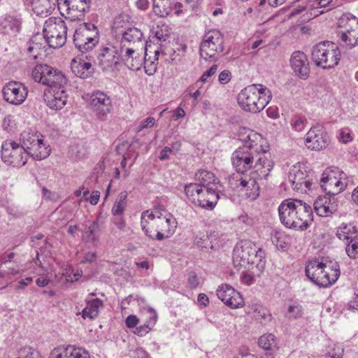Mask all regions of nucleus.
<instances>
[{"label": "nucleus", "instance_id": "1", "mask_svg": "<svg viewBox=\"0 0 358 358\" xmlns=\"http://www.w3.org/2000/svg\"><path fill=\"white\" fill-rule=\"evenodd\" d=\"M248 141L235 150L231 157L233 166L238 172L254 168L262 169L261 176H268L273 169V163L267 156L269 154L268 146L257 142L261 136L257 134L248 136Z\"/></svg>", "mask_w": 358, "mask_h": 358}, {"label": "nucleus", "instance_id": "2", "mask_svg": "<svg viewBox=\"0 0 358 358\" xmlns=\"http://www.w3.org/2000/svg\"><path fill=\"white\" fill-rule=\"evenodd\" d=\"M278 213L281 223L289 229L305 230L313 220L311 206L299 199L284 200Z\"/></svg>", "mask_w": 358, "mask_h": 358}, {"label": "nucleus", "instance_id": "3", "mask_svg": "<svg viewBox=\"0 0 358 358\" xmlns=\"http://www.w3.org/2000/svg\"><path fill=\"white\" fill-rule=\"evenodd\" d=\"M305 271L306 276L321 287L333 285L340 276L339 265L328 257L310 260L306 264Z\"/></svg>", "mask_w": 358, "mask_h": 358}, {"label": "nucleus", "instance_id": "4", "mask_svg": "<svg viewBox=\"0 0 358 358\" xmlns=\"http://www.w3.org/2000/svg\"><path fill=\"white\" fill-rule=\"evenodd\" d=\"M271 98V92L268 87L262 84H253L241 91L237 101L245 111L257 113L266 107Z\"/></svg>", "mask_w": 358, "mask_h": 358}, {"label": "nucleus", "instance_id": "5", "mask_svg": "<svg viewBox=\"0 0 358 358\" xmlns=\"http://www.w3.org/2000/svg\"><path fill=\"white\" fill-rule=\"evenodd\" d=\"M264 255L263 250L256 247L252 243L241 242L238 243L234 249L233 262L236 266L246 268L247 266L250 265L261 269L264 266Z\"/></svg>", "mask_w": 358, "mask_h": 358}, {"label": "nucleus", "instance_id": "6", "mask_svg": "<svg viewBox=\"0 0 358 358\" xmlns=\"http://www.w3.org/2000/svg\"><path fill=\"white\" fill-rule=\"evenodd\" d=\"M218 187L202 188L199 185L187 184L185 193L194 205L206 210H213L220 199Z\"/></svg>", "mask_w": 358, "mask_h": 358}, {"label": "nucleus", "instance_id": "7", "mask_svg": "<svg viewBox=\"0 0 358 358\" xmlns=\"http://www.w3.org/2000/svg\"><path fill=\"white\" fill-rule=\"evenodd\" d=\"M311 59L317 66L324 69H331L338 65L341 59V51L333 42H320L313 47Z\"/></svg>", "mask_w": 358, "mask_h": 358}, {"label": "nucleus", "instance_id": "8", "mask_svg": "<svg viewBox=\"0 0 358 358\" xmlns=\"http://www.w3.org/2000/svg\"><path fill=\"white\" fill-rule=\"evenodd\" d=\"M338 27L343 29L338 32V44L347 50L358 44V18L350 13H343L338 21Z\"/></svg>", "mask_w": 358, "mask_h": 358}, {"label": "nucleus", "instance_id": "9", "mask_svg": "<svg viewBox=\"0 0 358 358\" xmlns=\"http://www.w3.org/2000/svg\"><path fill=\"white\" fill-rule=\"evenodd\" d=\"M43 136L31 129L24 130L20 134L21 146L36 160L47 158L51 152L49 145L43 141Z\"/></svg>", "mask_w": 358, "mask_h": 358}, {"label": "nucleus", "instance_id": "10", "mask_svg": "<svg viewBox=\"0 0 358 358\" xmlns=\"http://www.w3.org/2000/svg\"><path fill=\"white\" fill-rule=\"evenodd\" d=\"M73 39V43L79 52H89L99 43V30L94 24L83 22L76 29Z\"/></svg>", "mask_w": 358, "mask_h": 358}, {"label": "nucleus", "instance_id": "11", "mask_svg": "<svg viewBox=\"0 0 358 358\" xmlns=\"http://www.w3.org/2000/svg\"><path fill=\"white\" fill-rule=\"evenodd\" d=\"M43 33L50 48H61L66 42L67 27L65 22L59 17H50L45 20Z\"/></svg>", "mask_w": 358, "mask_h": 358}, {"label": "nucleus", "instance_id": "12", "mask_svg": "<svg viewBox=\"0 0 358 358\" xmlns=\"http://www.w3.org/2000/svg\"><path fill=\"white\" fill-rule=\"evenodd\" d=\"M145 217H148L151 221L152 228L155 227L156 239L158 241L170 237L177 227V221L171 214L156 216L152 212L145 210L142 213V218Z\"/></svg>", "mask_w": 358, "mask_h": 358}, {"label": "nucleus", "instance_id": "13", "mask_svg": "<svg viewBox=\"0 0 358 358\" xmlns=\"http://www.w3.org/2000/svg\"><path fill=\"white\" fill-rule=\"evenodd\" d=\"M29 154L18 143L6 141L1 145V159L8 165L14 167L24 166Z\"/></svg>", "mask_w": 358, "mask_h": 358}, {"label": "nucleus", "instance_id": "14", "mask_svg": "<svg viewBox=\"0 0 358 358\" xmlns=\"http://www.w3.org/2000/svg\"><path fill=\"white\" fill-rule=\"evenodd\" d=\"M262 169H258L250 174L239 175L233 178L236 182V187L241 188L248 197L255 199L259 194V180H266L268 176H261Z\"/></svg>", "mask_w": 358, "mask_h": 358}, {"label": "nucleus", "instance_id": "15", "mask_svg": "<svg viewBox=\"0 0 358 358\" xmlns=\"http://www.w3.org/2000/svg\"><path fill=\"white\" fill-rule=\"evenodd\" d=\"M224 49V37L222 34L216 29L210 30L205 34L200 45V55L207 60L223 52Z\"/></svg>", "mask_w": 358, "mask_h": 358}, {"label": "nucleus", "instance_id": "16", "mask_svg": "<svg viewBox=\"0 0 358 358\" xmlns=\"http://www.w3.org/2000/svg\"><path fill=\"white\" fill-rule=\"evenodd\" d=\"M336 236L345 242L348 256L355 259L358 254V231L356 226L351 223L343 224L337 230Z\"/></svg>", "mask_w": 358, "mask_h": 358}, {"label": "nucleus", "instance_id": "17", "mask_svg": "<svg viewBox=\"0 0 358 358\" xmlns=\"http://www.w3.org/2000/svg\"><path fill=\"white\" fill-rule=\"evenodd\" d=\"M94 60L103 71H109L120 63V52L113 46L103 47L96 53Z\"/></svg>", "mask_w": 358, "mask_h": 358}, {"label": "nucleus", "instance_id": "18", "mask_svg": "<svg viewBox=\"0 0 358 358\" xmlns=\"http://www.w3.org/2000/svg\"><path fill=\"white\" fill-rule=\"evenodd\" d=\"M329 137L323 127L317 124L312 127L306 134V145L312 150H321L327 147Z\"/></svg>", "mask_w": 358, "mask_h": 358}, {"label": "nucleus", "instance_id": "19", "mask_svg": "<svg viewBox=\"0 0 358 358\" xmlns=\"http://www.w3.org/2000/svg\"><path fill=\"white\" fill-rule=\"evenodd\" d=\"M2 93L6 101L13 105H20L26 99L28 90L20 83L10 82L3 87Z\"/></svg>", "mask_w": 358, "mask_h": 358}, {"label": "nucleus", "instance_id": "20", "mask_svg": "<svg viewBox=\"0 0 358 358\" xmlns=\"http://www.w3.org/2000/svg\"><path fill=\"white\" fill-rule=\"evenodd\" d=\"M217 297L231 308H238L243 304L241 294L227 284H222L217 288Z\"/></svg>", "mask_w": 358, "mask_h": 358}, {"label": "nucleus", "instance_id": "21", "mask_svg": "<svg viewBox=\"0 0 358 358\" xmlns=\"http://www.w3.org/2000/svg\"><path fill=\"white\" fill-rule=\"evenodd\" d=\"M90 107L98 118L103 119L111 110V100L106 94L98 91L91 96Z\"/></svg>", "mask_w": 358, "mask_h": 358}, {"label": "nucleus", "instance_id": "22", "mask_svg": "<svg viewBox=\"0 0 358 358\" xmlns=\"http://www.w3.org/2000/svg\"><path fill=\"white\" fill-rule=\"evenodd\" d=\"M321 188L327 195L335 196L343 189V184L331 169H327L320 178Z\"/></svg>", "mask_w": 358, "mask_h": 358}, {"label": "nucleus", "instance_id": "23", "mask_svg": "<svg viewBox=\"0 0 358 358\" xmlns=\"http://www.w3.org/2000/svg\"><path fill=\"white\" fill-rule=\"evenodd\" d=\"M315 213L321 217H329L338 210L337 199L334 196H320L314 203Z\"/></svg>", "mask_w": 358, "mask_h": 358}, {"label": "nucleus", "instance_id": "24", "mask_svg": "<svg viewBox=\"0 0 358 358\" xmlns=\"http://www.w3.org/2000/svg\"><path fill=\"white\" fill-rule=\"evenodd\" d=\"M288 178L292 187L297 191L306 192L307 189H310L313 184L312 181L308 178L306 171H303L297 166H294L289 171Z\"/></svg>", "mask_w": 358, "mask_h": 358}, {"label": "nucleus", "instance_id": "25", "mask_svg": "<svg viewBox=\"0 0 358 358\" xmlns=\"http://www.w3.org/2000/svg\"><path fill=\"white\" fill-rule=\"evenodd\" d=\"M292 69L302 79H306L310 73L306 55L301 51H295L290 58Z\"/></svg>", "mask_w": 358, "mask_h": 358}, {"label": "nucleus", "instance_id": "26", "mask_svg": "<svg viewBox=\"0 0 358 358\" xmlns=\"http://www.w3.org/2000/svg\"><path fill=\"white\" fill-rule=\"evenodd\" d=\"M120 62L124 64L132 71H138L143 66V57L134 47L124 48V51L120 50Z\"/></svg>", "mask_w": 358, "mask_h": 358}, {"label": "nucleus", "instance_id": "27", "mask_svg": "<svg viewBox=\"0 0 358 358\" xmlns=\"http://www.w3.org/2000/svg\"><path fill=\"white\" fill-rule=\"evenodd\" d=\"M143 34L138 28L131 27L127 28L122 33L121 40V50L124 51L125 48L143 45Z\"/></svg>", "mask_w": 358, "mask_h": 358}, {"label": "nucleus", "instance_id": "28", "mask_svg": "<svg viewBox=\"0 0 358 358\" xmlns=\"http://www.w3.org/2000/svg\"><path fill=\"white\" fill-rule=\"evenodd\" d=\"M72 72L80 78H87L92 76L94 71L90 62L84 60L73 59L71 64Z\"/></svg>", "mask_w": 358, "mask_h": 358}, {"label": "nucleus", "instance_id": "29", "mask_svg": "<svg viewBox=\"0 0 358 358\" xmlns=\"http://www.w3.org/2000/svg\"><path fill=\"white\" fill-rule=\"evenodd\" d=\"M196 182H191L190 184L199 185L202 188L218 187V179L215 177L214 173L206 171L199 170L195 173Z\"/></svg>", "mask_w": 358, "mask_h": 358}, {"label": "nucleus", "instance_id": "30", "mask_svg": "<svg viewBox=\"0 0 358 358\" xmlns=\"http://www.w3.org/2000/svg\"><path fill=\"white\" fill-rule=\"evenodd\" d=\"M63 5L68 10L78 12V14L75 15V17L80 20L83 17L85 13L89 12L90 0H64Z\"/></svg>", "mask_w": 358, "mask_h": 358}, {"label": "nucleus", "instance_id": "31", "mask_svg": "<svg viewBox=\"0 0 358 358\" xmlns=\"http://www.w3.org/2000/svg\"><path fill=\"white\" fill-rule=\"evenodd\" d=\"M68 99V94L64 87L54 90V94L50 99L48 100L47 105L54 110H60L66 104Z\"/></svg>", "mask_w": 358, "mask_h": 358}, {"label": "nucleus", "instance_id": "32", "mask_svg": "<svg viewBox=\"0 0 358 358\" xmlns=\"http://www.w3.org/2000/svg\"><path fill=\"white\" fill-rule=\"evenodd\" d=\"M45 83L46 86L62 89L67 84V78L62 71L53 67Z\"/></svg>", "mask_w": 358, "mask_h": 358}, {"label": "nucleus", "instance_id": "33", "mask_svg": "<svg viewBox=\"0 0 358 358\" xmlns=\"http://www.w3.org/2000/svg\"><path fill=\"white\" fill-rule=\"evenodd\" d=\"M101 230V225L98 220L89 222V224H85L83 231V238L87 242L92 243L99 238Z\"/></svg>", "mask_w": 358, "mask_h": 358}, {"label": "nucleus", "instance_id": "34", "mask_svg": "<svg viewBox=\"0 0 358 358\" xmlns=\"http://www.w3.org/2000/svg\"><path fill=\"white\" fill-rule=\"evenodd\" d=\"M53 71V67L48 64H38L31 72L32 78L37 83L45 85V80L48 78L49 73Z\"/></svg>", "mask_w": 358, "mask_h": 358}, {"label": "nucleus", "instance_id": "35", "mask_svg": "<svg viewBox=\"0 0 358 358\" xmlns=\"http://www.w3.org/2000/svg\"><path fill=\"white\" fill-rule=\"evenodd\" d=\"M153 11L161 17H165L173 11L171 0H153Z\"/></svg>", "mask_w": 358, "mask_h": 358}, {"label": "nucleus", "instance_id": "36", "mask_svg": "<svg viewBox=\"0 0 358 358\" xmlns=\"http://www.w3.org/2000/svg\"><path fill=\"white\" fill-rule=\"evenodd\" d=\"M86 302L87 306L83 310V317H89L90 319L95 318L99 314V308L103 306V301L101 299L96 298L92 300L87 299Z\"/></svg>", "mask_w": 358, "mask_h": 358}, {"label": "nucleus", "instance_id": "37", "mask_svg": "<svg viewBox=\"0 0 358 358\" xmlns=\"http://www.w3.org/2000/svg\"><path fill=\"white\" fill-rule=\"evenodd\" d=\"M55 7L48 0H36L33 2V10L37 15L47 16L51 14Z\"/></svg>", "mask_w": 358, "mask_h": 358}, {"label": "nucleus", "instance_id": "38", "mask_svg": "<svg viewBox=\"0 0 358 358\" xmlns=\"http://www.w3.org/2000/svg\"><path fill=\"white\" fill-rule=\"evenodd\" d=\"M151 316L150 317L148 321L138 327H137L134 331V334L143 336L148 334L153 327L157 322V315L155 311L152 309L150 310Z\"/></svg>", "mask_w": 358, "mask_h": 358}, {"label": "nucleus", "instance_id": "39", "mask_svg": "<svg viewBox=\"0 0 358 358\" xmlns=\"http://www.w3.org/2000/svg\"><path fill=\"white\" fill-rule=\"evenodd\" d=\"M155 57H154V59H151L150 57L148 58V55L146 53V52H145V56L143 58V65L144 66V69H145V72L148 74V75H153L155 72H156V70H157V56L159 55V51L158 50H155Z\"/></svg>", "mask_w": 358, "mask_h": 358}, {"label": "nucleus", "instance_id": "40", "mask_svg": "<svg viewBox=\"0 0 358 358\" xmlns=\"http://www.w3.org/2000/svg\"><path fill=\"white\" fill-rule=\"evenodd\" d=\"M127 198V193L126 192H121L119 194L112 208V213L114 215H120L123 213L126 206Z\"/></svg>", "mask_w": 358, "mask_h": 358}, {"label": "nucleus", "instance_id": "41", "mask_svg": "<svg viewBox=\"0 0 358 358\" xmlns=\"http://www.w3.org/2000/svg\"><path fill=\"white\" fill-rule=\"evenodd\" d=\"M303 307L297 303H294L292 304L289 305L287 308V311L285 315L288 320H292L301 318L303 316Z\"/></svg>", "mask_w": 358, "mask_h": 358}, {"label": "nucleus", "instance_id": "42", "mask_svg": "<svg viewBox=\"0 0 358 358\" xmlns=\"http://www.w3.org/2000/svg\"><path fill=\"white\" fill-rule=\"evenodd\" d=\"M259 347L266 350H272L275 347V336L272 334H264L259 338Z\"/></svg>", "mask_w": 358, "mask_h": 358}, {"label": "nucleus", "instance_id": "43", "mask_svg": "<svg viewBox=\"0 0 358 358\" xmlns=\"http://www.w3.org/2000/svg\"><path fill=\"white\" fill-rule=\"evenodd\" d=\"M66 355H68V358H87V357H90L88 352L84 348H76L71 345L66 346Z\"/></svg>", "mask_w": 358, "mask_h": 358}, {"label": "nucleus", "instance_id": "44", "mask_svg": "<svg viewBox=\"0 0 358 358\" xmlns=\"http://www.w3.org/2000/svg\"><path fill=\"white\" fill-rule=\"evenodd\" d=\"M194 242L198 248L201 249H207L209 247H213L208 236L203 232H199L195 235Z\"/></svg>", "mask_w": 358, "mask_h": 358}, {"label": "nucleus", "instance_id": "45", "mask_svg": "<svg viewBox=\"0 0 358 358\" xmlns=\"http://www.w3.org/2000/svg\"><path fill=\"white\" fill-rule=\"evenodd\" d=\"M253 317L257 320L270 321L271 320V315L268 310L262 306H257L255 308Z\"/></svg>", "mask_w": 358, "mask_h": 358}, {"label": "nucleus", "instance_id": "46", "mask_svg": "<svg viewBox=\"0 0 358 358\" xmlns=\"http://www.w3.org/2000/svg\"><path fill=\"white\" fill-rule=\"evenodd\" d=\"M141 228H142V230L145 232V234L149 237L150 239H156V236H155V234H154V232L156 231H155V227H151V221L150 220H148V218L147 217H145V218H142V217H141Z\"/></svg>", "mask_w": 358, "mask_h": 358}, {"label": "nucleus", "instance_id": "47", "mask_svg": "<svg viewBox=\"0 0 358 358\" xmlns=\"http://www.w3.org/2000/svg\"><path fill=\"white\" fill-rule=\"evenodd\" d=\"M38 356V352L31 347L25 346L21 348L18 352L17 358H33Z\"/></svg>", "mask_w": 358, "mask_h": 358}, {"label": "nucleus", "instance_id": "48", "mask_svg": "<svg viewBox=\"0 0 358 358\" xmlns=\"http://www.w3.org/2000/svg\"><path fill=\"white\" fill-rule=\"evenodd\" d=\"M307 120L303 117H296L292 120V128L296 131H301L305 129Z\"/></svg>", "mask_w": 358, "mask_h": 358}, {"label": "nucleus", "instance_id": "49", "mask_svg": "<svg viewBox=\"0 0 358 358\" xmlns=\"http://www.w3.org/2000/svg\"><path fill=\"white\" fill-rule=\"evenodd\" d=\"M66 346L60 345L54 348L50 353V358H68L66 355Z\"/></svg>", "mask_w": 358, "mask_h": 358}, {"label": "nucleus", "instance_id": "50", "mask_svg": "<svg viewBox=\"0 0 358 358\" xmlns=\"http://www.w3.org/2000/svg\"><path fill=\"white\" fill-rule=\"evenodd\" d=\"M338 138L339 141L342 142L343 143H347L352 140V137L351 136V134L348 129H343L340 130L338 135Z\"/></svg>", "mask_w": 358, "mask_h": 358}, {"label": "nucleus", "instance_id": "51", "mask_svg": "<svg viewBox=\"0 0 358 358\" xmlns=\"http://www.w3.org/2000/svg\"><path fill=\"white\" fill-rule=\"evenodd\" d=\"M40 48L37 43H30L27 49V54L33 59H36L38 55V50Z\"/></svg>", "mask_w": 358, "mask_h": 358}, {"label": "nucleus", "instance_id": "52", "mask_svg": "<svg viewBox=\"0 0 358 358\" xmlns=\"http://www.w3.org/2000/svg\"><path fill=\"white\" fill-rule=\"evenodd\" d=\"M217 68L218 66L217 64H213L208 70L203 73L200 78V81L202 83L207 82L208 78L216 73Z\"/></svg>", "mask_w": 358, "mask_h": 358}, {"label": "nucleus", "instance_id": "53", "mask_svg": "<svg viewBox=\"0 0 358 358\" xmlns=\"http://www.w3.org/2000/svg\"><path fill=\"white\" fill-rule=\"evenodd\" d=\"M73 151L75 152V156L78 159L85 158L87 155V151L83 145H77L75 146Z\"/></svg>", "mask_w": 358, "mask_h": 358}, {"label": "nucleus", "instance_id": "54", "mask_svg": "<svg viewBox=\"0 0 358 358\" xmlns=\"http://www.w3.org/2000/svg\"><path fill=\"white\" fill-rule=\"evenodd\" d=\"M231 78V72L228 70L222 71L218 76V80L221 84H227L228 83Z\"/></svg>", "mask_w": 358, "mask_h": 358}, {"label": "nucleus", "instance_id": "55", "mask_svg": "<svg viewBox=\"0 0 358 358\" xmlns=\"http://www.w3.org/2000/svg\"><path fill=\"white\" fill-rule=\"evenodd\" d=\"M155 120L154 117H148L141 122V125L138 128V131H140L143 129L150 128L155 124Z\"/></svg>", "mask_w": 358, "mask_h": 358}, {"label": "nucleus", "instance_id": "56", "mask_svg": "<svg viewBox=\"0 0 358 358\" xmlns=\"http://www.w3.org/2000/svg\"><path fill=\"white\" fill-rule=\"evenodd\" d=\"M187 283L191 289H194L199 285V279L195 273H190L189 274Z\"/></svg>", "mask_w": 358, "mask_h": 358}, {"label": "nucleus", "instance_id": "57", "mask_svg": "<svg viewBox=\"0 0 358 358\" xmlns=\"http://www.w3.org/2000/svg\"><path fill=\"white\" fill-rule=\"evenodd\" d=\"M125 323L127 327H134L138 323V318L136 315H131L126 318Z\"/></svg>", "mask_w": 358, "mask_h": 358}, {"label": "nucleus", "instance_id": "58", "mask_svg": "<svg viewBox=\"0 0 358 358\" xmlns=\"http://www.w3.org/2000/svg\"><path fill=\"white\" fill-rule=\"evenodd\" d=\"M155 35L156 38L159 41H166L169 36V34L164 33L162 29L159 30L158 26L157 27V30L155 31Z\"/></svg>", "mask_w": 358, "mask_h": 358}, {"label": "nucleus", "instance_id": "59", "mask_svg": "<svg viewBox=\"0 0 358 358\" xmlns=\"http://www.w3.org/2000/svg\"><path fill=\"white\" fill-rule=\"evenodd\" d=\"M96 259V255L95 252H87L86 253L83 259L81 260V263H92L94 262Z\"/></svg>", "mask_w": 358, "mask_h": 358}, {"label": "nucleus", "instance_id": "60", "mask_svg": "<svg viewBox=\"0 0 358 358\" xmlns=\"http://www.w3.org/2000/svg\"><path fill=\"white\" fill-rule=\"evenodd\" d=\"M343 349L337 346V348H334L332 352H329V356L331 358H341L343 356Z\"/></svg>", "mask_w": 358, "mask_h": 358}, {"label": "nucleus", "instance_id": "61", "mask_svg": "<svg viewBox=\"0 0 358 358\" xmlns=\"http://www.w3.org/2000/svg\"><path fill=\"white\" fill-rule=\"evenodd\" d=\"M169 153H173V148L170 147H165L160 152L159 159L162 161L168 159L169 158Z\"/></svg>", "mask_w": 358, "mask_h": 358}, {"label": "nucleus", "instance_id": "62", "mask_svg": "<svg viewBox=\"0 0 358 358\" xmlns=\"http://www.w3.org/2000/svg\"><path fill=\"white\" fill-rule=\"evenodd\" d=\"M100 197V192L99 191H93L89 199H86L90 201L92 205L97 204Z\"/></svg>", "mask_w": 358, "mask_h": 358}, {"label": "nucleus", "instance_id": "63", "mask_svg": "<svg viewBox=\"0 0 358 358\" xmlns=\"http://www.w3.org/2000/svg\"><path fill=\"white\" fill-rule=\"evenodd\" d=\"M197 300H198L199 303L201 305H203V306H206L209 303L208 297L207 296V295L205 294H202V293H201L198 295Z\"/></svg>", "mask_w": 358, "mask_h": 358}, {"label": "nucleus", "instance_id": "64", "mask_svg": "<svg viewBox=\"0 0 358 358\" xmlns=\"http://www.w3.org/2000/svg\"><path fill=\"white\" fill-rule=\"evenodd\" d=\"M241 278L242 282L248 285L252 284L254 282L253 276L248 273H243Z\"/></svg>", "mask_w": 358, "mask_h": 358}]
</instances>
